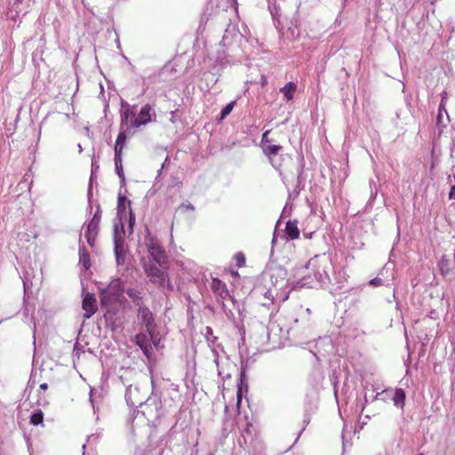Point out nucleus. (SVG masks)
Instances as JSON below:
<instances>
[{"mask_svg":"<svg viewBox=\"0 0 455 455\" xmlns=\"http://www.w3.org/2000/svg\"><path fill=\"white\" fill-rule=\"evenodd\" d=\"M122 188L119 189L117 196L116 218L113 224V242L114 253L117 266H123L125 263L126 249L124 246V226L123 220L126 218V210H130L131 201L122 194Z\"/></svg>","mask_w":455,"mask_h":455,"instance_id":"nucleus-1","label":"nucleus"},{"mask_svg":"<svg viewBox=\"0 0 455 455\" xmlns=\"http://www.w3.org/2000/svg\"><path fill=\"white\" fill-rule=\"evenodd\" d=\"M138 319L141 328L150 336L153 343L156 344L158 339V333L156 331V323L154 314L147 307L140 306L138 308Z\"/></svg>","mask_w":455,"mask_h":455,"instance_id":"nucleus-2","label":"nucleus"},{"mask_svg":"<svg viewBox=\"0 0 455 455\" xmlns=\"http://www.w3.org/2000/svg\"><path fill=\"white\" fill-rule=\"evenodd\" d=\"M144 271L150 282L159 288L172 291V284L170 283L168 274L163 271L156 263H148L144 266Z\"/></svg>","mask_w":455,"mask_h":455,"instance_id":"nucleus-3","label":"nucleus"},{"mask_svg":"<svg viewBox=\"0 0 455 455\" xmlns=\"http://www.w3.org/2000/svg\"><path fill=\"white\" fill-rule=\"evenodd\" d=\"M145 244L148 248V251L152 257L153 260L163 267L167 260V256L164 249L161 246L157 238L152 236L148 230V235L145 238Z\"/></svg>","mask_w":455,"mask_h":455,"instance_id":"nucleus-4","label":"nucleus"},{"mask_svg":"<svg viewBox=\"0 0 455 455\" xmlns=\"http://www.w3.org/2000/svg\"><path fill=\"white\" fill-rule=\"evenodd\" d=\"M287 275V270L281 265L270 267V282L275 291L283 290L286 286L288 281Z\"/></svg>","mask_w":455,"mask_h":455,"instance_id":"nucleus-5","label":"nucleus"},{"mask_svg":"<svg viewBox=\"0 0 455 455\" xmlns=\"http://www.w3.org/2000/svg\"><path fill=\"white\" fill-rule=\"evenodd\" d=\"M264 155L267 157L269 163L275 170H280L282 166L283 156L280 154L283 147L281 145H272L271 143L261 148Z\"/></svg>","mask_w":455,"mask_h":455,"instance_id":"nucleus-6","label":"nucleus"},{"mask_svg":"<svg viewBox=\"0 0 455 455\" xmlns=\"http://www.w3.org/2000/svg\"><path fill=\"white\" fill-rule=\"evenodd\" d=\"M396 243H394L393 248L390 251L389 255V260L387 263L383 267V268L379 271V275H380L384 282H386V285H389L390 282H394L396 276V269H395V250Z\"/></svg>","mask_w":455,"mask_h":455,"instance_id":"nucleus-7","label":"nucleus"},{"mask_svg":"<svg viewBox=\"0 0 455 455\" xmlns=\"http://www.w3.org/2000/svg\"><path fill=\"white\" fill-rule=\"evenodd\" d=\"M82 307L85 311L84 317L85 319L91 318L97 311V301L92 293L86 292L84 295Z\"/></svg>","mask_w":455,"mask_h":455,"instance_id":"nucleus-8","label":"nucleus"},{"mask_svg":"<svg viewBox=\"0 0 455 455\" xmlns=\"http://www.w3.org/2000/svg\"><path fill=\"white\" fill-rule=\"evenodd\" d=\"M152 339L150 336L147 332H140L135 336V343L140 347L142 350L143 354L150 358L152 354V347H151Z\"/></svg>","mask_w":455,"mask_h":455,"instance_id":"nucleus-9","label":"nucleus"},{"mask_svg":"<svg viewBox=\"0 0 455 455\" xmlns=\"http://www.w3.org/2000/svg\"><path fill=\"white\" fill-rule=\"evenodd\" d=\"M151 110H152V108L149 104L144 105L141 108L138 116H136V119L132 120V127L138 128L141 125H146L148 123H150L152 120L151 115H150Z\"/></svg>","mask_w":455,"mask_h":455,"instance_id":"nucleus-10","label":"nucleus"},{"mask_svg":"<svg viewBox=\"0 0 455 455\" xmlns=\"http://www.w3.org/2000/svg\"><path fill=\"white\" fill-rule=\"evenodd\" d=\"M247 365H248V360L241 361V371H240L239 381L237 383V394H236L238 403L242 399L243 389L244 388L246 392L248 390V379L246 376Z\"/></svg>","mask_w":455,"mask_h":455,"instance_id":"nucleus-11","label":"nucleus"},{"mask_svg":"<svg viewBox=\"0 0 455 455\" xmlns=\"http://www.w3.org/2000/svg\"><path fill=\"white\" fill-rule=\"evenodd\" d=\"M212 289L213 292L217 296H219L220 299H228L229 300L232 301V303H235V299L229 294V292L227 289L226 283L224 282H222L221 280H220L218 278H213L212 283Z\"/></svg>","mask_w":455,"mask_h":455,"instance_id":"nucleus-12","label":"nucleus"},{"mask_svg":"<svg viewBox=\"0 0 455 455\" xmlns=\"http://www.w3.org/2000/svg\"><path fill=\"white\" fill-rule=\"evenodd\" d=\"M243 36L235 28L228 27L222 36L221 44L223 46H230L234 42L241 41Z\"/></svg>","mask_w":455,"mask_h":455,"instance_id":"nucleus-13","label":"nucleus"},{"mask_svg":"<svg viewBox=\"0 0 455 455\" xmlns=\"http://www.w3.org/2000/svg\"><path fill=\"white\" fill-rule=\"evenodd\" d=\"M373 399L380 400L383 402L393 401L395 406H398V387L387 388L381 392H378Z\"/></svg>","mask_w":455,"mask_h":455,"instance_id":"nucleus-14","label":"nucleus"},{"mask_svg":"<svg viewBox=\"0 0 455 455\" xmlns=\"http://www.w3.org/2000/svg\"><path fill=\"white\" fill-rule=\"evenodd\" d=\"M315 280L307 283L306 278L303 279V285L307 284L309 287H317L327 284L330 281L329 275L324 269L316 270L314 273Z\"/></svg>","mask_w":455,"mask_h":455,"instance_id":"nucleus-15","label":"nucleus"},{"mask_svg":"<svg viewBox=\"0 0 455 455\" xmlns=\"http://www.w3.org/2000/svg\"><path fill=\"white\" fill-rule=\"evenodd\" d=\"M101 288L105 289L112 297H116L117 299H120L124 293V284L119 278L112 280L107 286H102Z\"/></svg>","mask_w":455,"mask_h":455,"instance_id":"nucleus-16","label":"nucleus"},{"mask_svg":"<svg viewBox=\"0 0 455 455\" xmlns=\"http://www.w3.org/2000/svg\"><path fill=\"white\" fill-rule=\"evenodd\" d=\"M101 214H102V211H101L100 205L98 204L96 205V211L93 214V217L86 225V229H88V231H94L95 235H98L99 230H100V223L101 220Z\"/></svg>","mask_w":455,"mask_h":455,"instance_id":"nucleus-17","label":"nucleus"},{"mask_svg":"<svg viewBox=\"0 0 455 455\" xmlns=\"http://www.w3.org/2000/svg\"><path fill=\"white\" fill-rule=\"evenodd\" d=\"M284 235L286 240L297 239L299 235V230L298 228V220H288L284 228Z\"/></svg>","mask_w":455,"mask_h":455,"instance_id":"nucleus-18","label":"nucleus"},{"mask_svg":"<svg viewBox=\"0 0 455 455\" xmlns=\"http://www.w3.org/2000/svg\"><path fill=\"white\" fill-rule=\"evenodd\" d=\"M127 132H129V128L125 131H120L118 133L114 146V156H123V149L127 140Z\"/></svg>","mask_w":455,"mask_h":455,"instance_id":"nucleus-19","label":"nucleus"},{"mask_svg":"<svg viewBox=\"0 0 455 455\" xmlns=\"http://www.w3.org/2000/svg\"><path fill=\"white\" fill-rule=\"evenodd\" d=\"M122 157L123 156H114L115 172L120 179V188H125L126 186Z\"/></svg>","mask_w":455,"mask_h":455,"instance_id":"nucleus-20","label":"nucleus"},{"mask_svg":"<svg viewBox=\"0 0 455 455\" xmlns=\"http://www.w3.org/2000/svg\"><path fill=\"white\" fill-rule=\"evenodd\" d=\"M99 293L100 299V306L102 307H108L111 304L118 301L119 299L116 297H112L110 293H108L105 289L99 286Z\"/></svg>","mask_w":455,"mask_h":455,"instance_id":"nucleus-21","label":"nucleus"},{"mask_svg":"<svg viewBox=\"0 0 455 455\" xmlns=\"http://www.w3.org/2000/svg\"><path fill=\"white\" fill-rule=\"evenodd\" d=\"M138 392H139V389L137 387L133 388L132 385L130 384V385L126 386L124 396H125V401L129 406L137 407L139 405H142L143 402L135 401L133 399L134 393H138Z\"/></svg>","mask_w":455,"mask_h":455,"instance_id":"nucleus-22","label":"nucleus"},{"mask_svg":"<svg viewBox=\"0 0 455 455\" xmlns=\"http://www.w3.org/2000/svg\"><path fill=\"white\" fill-rule=\"evenodd\" d=\"M79 263L82 264L85 269L91 267L90 254L84 244L79 246Z\"/></svg>","mask_w":455,"mask_h":455,"instance_id":"nucleus-23","label":"nucleus"},{"mask_svg":"<svg viewBox=\"0 0 455 455\" xmlns=\"http://www.w3.org/2000/svg\"><path fill=\"white\" fill-rule=\"evenodd\" d=\"M297 170V182L295 187L300 190H303L305 188V180L306 177L304 176V166L301 164H298L296 165Z\"/></svg>","mask_w":455,"mask_h":455,"instance_id":"nucleus-24","label":"nucleus"},{"mask_svg":"<svg viewBox=\"0 0 455 455\" xmlns=\"http://www.w3.org/2000/svg\"><path fill=\"white\" fill-rule=\"evenodd\" d=\"M296 89H297L296 84L293 82H289L281 89V92L283 93V96L288 100H291L293 99Z\"/></svg>","mask_w":455,"mask_h":455,"instance_id":"nucleus-25","label":"nucleus"},{"mask_svg":"<svg viewBox=\"0 0 455 455\" xmlns=\"http://www.w3.org/2000/svg\"><path fill=\"white\" fill-rule=\"evenodd\" d=\"M136 119V114L132 109H125L122 111L121 113V125H124V124H127V123L130 121L131 123L132 120Z\"/></svg>","mask_w":455,"mask_h":455,"instance_id":"nucleus-26","label":"nucleus"},{"mask_svg":"<svg viewBox=\"0 0 455 455\" xmlns=\"http://www.w3.org/2000/svg\"><path fill=\"white\" fill-rule=\"evenodd\" d=\"M44 421V413L41 410H37L34 413H32L30 417V423L34 426H37L42 424Z\"/></svg>","mask_w":455,"mask_h":455,"instance_id":"nucleus-27","label":"nucleus"},{"mask_svg":"<svg viewBox=\"0 0 455 455\" xmlns=\"http://www.w3.org/2000/svg\"><path fill=\"white\" fill-rule=\"evenodd\" d=\"M126 294L132 299L137 305H140L141 300L140 292L137 289L129 288L126 290Z\"/></svg>","mask_w":455,"mask_h":455,"instance_id":"nucleus-28","label":"nucleus"},{"mask_svg":"<svg viewBox=\"0 0 455 455\" xmlns=\"http://www.w3.org/2000/svg\"><path fill=\"white\" fill-rule=\"evenodd\" d=\"M235 104V100L234 101H231L229 102L228 104H227L220 111V120H223L225 119L230 113L231 111L233 110L234 108V106Z\"/></svg>","mask_w":455,"mask_h":455,"instance_id":"nucleus-29","label":"nucleus"},{"mask_svg":"<svg viewBox=\"0 0 455 455\" xmlns=\"http://www.w3.org/2000/svg\"><path fill=\"white\" fill-rule=\"evenodd\" d=\"M439 269L443 275H447L450 273L449 260L442 259L438 263Z\"/></svg>","mask_w":455,"mask_h":455,"instance_id":"nucleus-30","label":"nucleus"},{"mask_svg":"<svg viewBox=\"0 0 455 455\" xmlns=\"http://www.w3.org/2000/svg\"><path fill=\"white\" fill-rule=\"evenodd\" d=\"M134 226H135V213L132 212V208H130L129 218H128V229H129L130 235L133 233Z\"/></svg>","mask_w":455,"mask_h":455,"instance_id":"nucleus-31","label":"nucleus"},{"mask_svg":"<svg viewBox=\"0 0 455 455\" xmlns=\"http://www.w3.org/2000/svg\"><path fill=\"white\" fill-rule=\"evenodd\" d=\"M277 295V291L274 288H269L264 293V299L269 300V304H274L275 296Z\"/></svg>","mask_w":455,"mask_h":455,"instance_id":"nucleus-32","label":"nucleus"},{"mask_svg":"<svg viewBox=\"0 0 455 455\" xmlns=\"http://www.w3.org/2000/svg\"><path fill=\"white\" fill-rule=\"evenodd\" d=\"M99 169H100V165H99L98 162L93 157L92 160V172H91V177H90L91 183H92L93 180L96 179V172L99 171Z\"/></svg>","mask_w":455,"mask_h":455,"instance_id":"nucleus-33","label":"nucleus"},{"mask_svg":"<svg viewBox=\"0 0 455 455\" xmlns=\"http://www.w3.org/2000/svg\"><path fill=\"white\" fill-rule=\"evenodd\" d=\"M84 236L87 240V243L91 247L94 246V241L96 235H94V231H88V229L85 230Z\"/></svg>","mask_w":455,"mask_h":455,"instance_id":"nucleus-34","label":"nucleus"},{"mask_svg":"<svg viewBox=\"0 0 455 455\" xmlns=\"http://www.w3.org/2000/svg\"><path fill=\"white\" fill-rule=\"evenodd\" d=\"M235 261H236V266L238 267H242L243 266H244V264H245V257H244L243 252H237L235 255Z\"/></svg>","mask_w":455,"mask_h":455,"instance_id":"nucleus-35","label":"nucleus"},{"mask_svg":"<svg viewBox=\"0 0 455 455\" xmlns=\"http://www.w3.org/2000/svg\"><path fill=\"white\" fill-rule=\"evenodd\" d=\"M92 183L89 180V185L87 188V200H88V209L92 211Z\"/></svg>","mask_w":455,"mask_h":455,"instance_id":"nucleus-36","label":"nucleus"},{"mask_svg":"<svg viewBox=\"0 0 455 455\" xmlns=\"http://www.w3.org/2000/svg\"><path fill=\"white\" fill-rule=\"evenodd\" d=\"M369 284L371 286L386 285V282H384V279L380 275H378L377 277L371 279L369 282Z\"/></svg>","mask_w":455,"mask_h":455,"instance_id":"nucleus-37","label":"nucleus"},{"mask_svg":"<svg viewBox=\"0 0 455 455\" xmlns=\"http://www.w3.org/2000/svg\"><path fill=\"white\" fill-rule=\"evenodd\" d=\"M269 132H270V131L267 130V131L264 132V133L262 134V138L260 140V148L271 143V140L268 139Z\"/></svg>","mask_w":455,"mask_h":455,"instance_id":"nucleus-38","label":"nucleus"},{"mask_svg":"<svg viewBox=\"0 0 455 455\" xmlns=\"http://www.w3.org/2000/svg\"><path fill=\"white\" fill-rule=\"evenodd\" d=\"M205 337L208 341L212 342H214V340L217 339L216 337L213 336L212 329L209 326L206 327Z\"/></svg>","mask_w":455,"mask_h":455,"instance_id":"nucleus-39","label":"nucleus"},{"mask_svg":"<svg viewBox=\"0 0 455 455\" xmlns=\"http://www.w3.org/2000/svg\"><path fill=\"white\" fill-rule=\"evenodd\" d=\"M99 438H100L99 434H92L87 437V443H96Z\"/></svg>","mask_w":455,"mask_h":455,"instance_id":"nucleus-40","label":"nucleus"},{"mask_svg":"<svg viewBox=\"0 0 455 455\" xmlns=\"http://www.w3.org/2000/svg\"><path fill=\"white\" fill-rule=\"evenodd\" d=\"M180 209H186L188 211H192L193 212V211H195V206L192 204H190V203L181 204L180 205Z\"/></svg>","mask_w":455,"mask_h":455,"instance_id":"nucleus-41","label":"nucleus"},{"mask_svg":"<svg viewBox=\"0 0 455 455\" xmlns=\"http://www.w3.org/2000/svg\"><path fill=\"white\" fill-rule=\"evenodd\" d=\"M300 189L297 188L296 187H294L293 190L291 192H290L289 194V197L290 198H296L299 196V193H300Z\"/></svg>","mask_w":455,"mask_h":455,"instance_id":"nucleus-42","label":"nucleus"},{"mask_svg":"<svg viewBox=\"0 0 455 455\" xmlns=\"http://www.w3.org/2000/svg\"><path fill=\"white\" fill-rule=\"evenodd\" d=\"M28 272H26L25 277H24V280H23L24 293H25V295L27 294V291H28Z\"/></svg>","mask_w":455,"mask_h":455,"instance_id":"nucleus-43","label":"nucleus"},{"mask_svg":"<svg viewBox=\"0 0 455 455\" xmlns=\"http://www.w3.org/2000/svg\"><path fill=\"white\" fill-rule=\"evenodd\" d=\"M121 109H122V111H124L125 109H131L129 103L124 100H122L121 101Z\"/></svg>","mask_w":455,"mask_h":455,"instance_id":"nucleus-44","label":"nucleus"},{"mask_svg":"<svg viewBox=\"0 0 455 455\" xmlns=\"http://www.w3.org/2000/svg\"><path fill=\"white\" fill-rule=\"evenodd\" d=\"M274 9H275V12L273 10H270V12H271V14H272L274 20H275V19L277 20V16H278L277 7L275 5Z\"/></svg>","mask_w":455,"mask_h":455,"instance_id":"nucleus-45","label":"nucleus"},{"mask_svg":"<svg viewBox=\"0 0 455 455\" xmlns=\"http://www.w3.org/2000/svg\"><path fill=\"white\" fill-rule=\"evenodd\" d=\"M449 197L451 199H455V186H453L450 191Z\"/></svg>","mask_w":455,"mask_h":455,"instance_id":"nucleus-46","label":"nucleus"},{"mask_svg":"<svg viewBox=\"0 0 455 455\" xmlns=\"http://www.w3.org/2000/svg\"><path fill=\"white\" fill-rule=\"evenodd\" d=\"M405 398V393L400 389V403H403V400Z\"/></svg>","mask_w":455,"mask_h":455,"instance_id":"nucleus-47","label":"nucleus"},{"mask_svg":"<svg viewBox=\"0 0 455 455\" xmlns=\"http://www.w3.org/2000/svg\"><path fill=\"white\" fill-rule=\"evenodd\" d=\"M395 294H396V289L394 288V290H393V296H394L395 299H396ZM395 309H398V300H395Z\"/></svg>","mask_w":455,"mask_h":455,"instance_id":"nucleus-48","label":"nucleus"},{"mask_svg":"<svg viewBox=\"0 0 455 455\" xmlns=\"http://www.w3.org/2000/svg\"><path fill=\"white\" fill-rule=\"evenodd\" d=\"M261 305L269 307L272 304H269V300L266 299V301L261 302Z\"/></svg>","mask_w":455,"mask_h":455,"instance_id":"nucleus-49","label":"nucleus"},{"mask_svg":"<svg viewBox=\"0 0 455 455\" xmlns=\"http://www.w3.org/2000/svg\"><path fill=\"white\" fill-rule=\"evenodd\" d=\"M26 299H24V304H25V307H24V315H28V307L26 306Z\"/></svg>","mask_w":455,"mask_h":455,"instance_id":"nucleus-50","label":"nucleus"},{"mask_svg":"<svg viewBox=\"0 0 455 455\" xmlns=\"http://www.w3.org/2000/svg\"><path fill=\"white\" fill-rule=\"evenodd\" d=\"M48 388L47 383H43L40 385V389L46 390Z\"/></svg>","mask_w":455,"mask_h":455,"instance_id":"nucleus-51","label":"nucleus"},{"mask_svg":"<svg viewBox=\"0 0 455 455\" xmlns=\"http://www.w3.org/2000/svg\"><path fill=\"white\" fill-rule=\"evenodd\" d=\"M309 420H310V419H309V417H308L307 415H305V418H304L303 422H304L306 425H307V424L309 423Z\"/></svg>","mask_w":455,"mask_h":455,"instance_id":"nucleus-52","label":"nucleus"},{"mask_svg":"<svg viewBox=\"0 0 455 455\" xmlns=\"http://www.w3.org/2000/svg\"><path fill=\"white\" fill-rule=\"evenodd\" d=\"M221 307H222V309L226 312V310H227V308H226V307H227V306H226V304L224 303V301H222V302H221Z\"/></svg>","mask_w":455,"mask_h":455,"instance_id":"nucleus-53","label":"nucleus"},{"mask_svg":"<svg viewBox=\"0 0 455 455\" xmlns=\"http://www.w3.org/2000/svg\"><path fill=\"white\" fill-rule=\"evenodd\" d=\"M280 175H281V176H283V182H285V179H286V177L283 175V172H280Z\"/></svg>","mask_w":455,"mask_h":455,"instance_id":"nucleus-54","label":"nucleus"},{"mask_svg":"<svg viewBox=\"0 0 455 455\" xmlns=\"http://www.w3.org/2000/svg\"><path fill=\"white\" fill-rule=\"evenodd\" d=\"M78 149L80 153L83 151L82 146L80 144H78Z\"/></svg>","mask_w":455,"mask_h":455,"instance_id":"nucleus-55","label":"nucleus"},{"mask_svg":"<svg viewBox=\"0 0 455 455\" xmlns=\"http://www.w3.org/2000/svg\"><path fill=\"white\" fill-rule=\"evenodd\" d=\"M310 312H311V311H310V309H309V308H307V309H306V313H307V315H310Z\"/></svg>","mask_w":455,"mask_h":455,"instance_id":"nucleus-56","label":"nucleus"},{"mask_svg":"<svg viewBox=\"0 0 455 455\" xmlns=\"http://www.w3.org/2000/svg\"><path fill=\"white\" fill-rule=\"evenodd\" d=\"M90 400H91V403H92V408H93V410L95 411V406H94V403H93V400H92V398H91Z\"/></svg>","mask_w":455,"mask_h":455,"instance_id":"nucleus-57","label":"nucleus"},{"mask_svg":"<svg viewBox=\"0 0 455 455\" xmlns=\"http://www.w3.org/2000/svg\"><path fill=\"white\" fill-rule=\"evenodd\" d=\"M294 323H299V319H298V318H295V319H294Z\"/></svg>","mask_w":455,"mask_h":455,"instance_id":"nucleus-58","label":"nucleus"},{"mask_svg":"<svg viewBox=\"0 0 455 455\" xmlns=\"http://www.w3.org/2000/svg\"><path fill=\"white\" fill-rule=\"evenodd\" d=\"M398 219H399V216H398V213H396V222L398 223Z\"/></svg>","mask_w":455,"mask_h":455,"instance_id":"nucleus-59","label":"nucleus"},{"mask_svg":"<svg viewBox=\"0 0 455 455\" xmlns=\"http://www.w3.org/2000/svg\"><path fill=\"white\" fill-rule=\"evenodd\" d=\"M85 447H86V444H85V443H84V444H83V447H82V448H83V450H84V449H85Z\"/></svg>","mask_w":455,"mask_h":455,"instance_id":"nucleus-60","label":"nucleus"},{"mask_svg":"<svg viewBox=\"0 0 455 455\" xmlns=\"http://www.w3.org/2000/svg\"><path fill=\"white\" fill-rule=\"evenodd\" d=\"M275 242V238L274 237L272 240V243H274Z\"/></svg>","mask_w":455,"mask_h":455,"instance_id":"nucleus-61","label":"nucleus"}]
</instances>
